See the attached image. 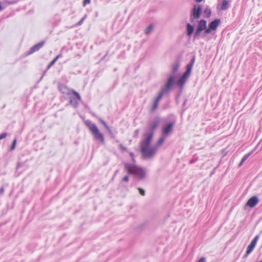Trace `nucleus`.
I'll return each instance as SVG.
<instances>
[{
    "instance_id": "412c9836",
    "label": "nucleus",
    "mask_w": 262,
    "mask_h": 262,
    "mask_svg": "<svg viewBox=\"0 0 262 262\" xmlns=\"http://www.w3.org/2000/svg\"><path fill=\"white\" fill-rule=\"evenodd\" d=\"M194 61H195V57H193L192 58V59H191V63H190L189 64H188L187 65V69L186 70H188L190 68V72H191L192 68L193 66Z\"/></svg>"
},
{
    "instance_id": "f03ea898",
    "label": "nucleus",
    "mask_w": 262,
    "mask_h": 262,
    "mask_svg": "<svg viewBox=\"0 0 262 262\" xmlns=\"http://www.w3.org/2000/svg\"><path fill=\"white\" fill-rule=\"evenodd\" d=\"M125 170L129 174L134 175L137 178L141 180L146 176L145 169L129 163L124 164Z\"/></svg>"
},
{
    "instance_id": "4468645a",
    "label": "nucleus",
    "mask_w": 262,
    "mask_h": 262,
    "mask_svg": "<svg viewBox=\"0 0 262 262\" xmlns=\"http://www.w3.org/2000/svg\"><path fill=\"white\" fill-rule=\"evenodd\" d=\"M229 7V2L227 0L223 1L221 5V9L222 10H226Z\"/></svg>"
},
{
    "instance_id": "e433bc0d",
    "label": "nucleus",
    "mask_w": 262,
    "mask_h": 262,
    "mask_svg": "<svg viewBox=\"0 0 262 262\" xmlns=\"http://www.w3.org/2000/svg\"><path fill=\"white\" fill-rule=\"evenodd\" d=\"M222 154L223 156H225L226 154L227 151L225 149H223L222 151Z\"/></svg>"
},
{
    "instance_id": "393cba45",
    "label": "nucleus",
    "mask_w": 262,
    "mask_h": 262,
    "mask_svg": "<svg viewBox=\"0 0 262 262\" xmlns=\"http://www.w3.org/2000/svg\"><path fill=\"white\" fill-rule=\"evenodd\" d=\"M159 123L158 120H155L151 124V129L154 130L157 126L158 124Z\"/></svg>"
},
{
    "instance_id": "f3484780",
    "label": "nucleus",
    "mask_w": 262,
    "mask_h": 262,
    "mask_svg": "<svg viewBox=\"0 0 262 262\" xmlns=\"http://www.w3.org/2000/svg\"><path fill=\"white\" fill-rule=\"evenodd\" d=\"M174 77L173 76H170L169 77V78L168 79V81H167V83H166L165 85H166L167 87H169L170 88H171L172 85L174 83Z\"/></svg>"
},
{
    "instance_id": "c9c22d12",
    "label": "nucleus",
    "mask_w": 262,
    "mask_h": 262,
    "mask_svg": "<svg viewBox=\"0 0 262 262\" xmlns=\"http://www.w3.org/2000/svg\"><path fill=\"white\" fill-rule=\"evenodd\" d=\"M198 262H206V259L204 257H202Z\"/></svg>"
},
{
    "instance_id": "ea45409f",
    "label": "nucleus",
    "mask_w": 262,
    "mask_h": 262,
    "mask_svg": "<svg viewBox=\"0 0 262 262\" xmlns=\"http://www.w3.org/2000/svg\"><path fill=\"white\" fill-rule=\"evenodd\" d=\"M135 133H136V135H137V134H138V130H136L135 131Z\"/></svg>"
},
{
    "instance_id": "39448f33",
    "label": "nucleus",
    "mask_w": 262,
    "mask_h": 262,
    "mask_svg": "<svg viewBox=\"0 0 262 262\" xmlns=\"http://www.w3.org/2000/svg\"><path fill=\"white\" fill-rule=\"evenodd\" d=\"M202 13V7L200 5L196 6L193 7L191 14L190 20L193 22L194 19L199 18Z\"/></svg>"
},
{
    "instance_id": "f257e3e1",
    "label": "nucleus",
    "mask_w": 262,
    "mask_h": 262,
    "mask_svg": "<svg viewBox=\"0 0 262 262\" xmlns=\"http://www.w3.org/2000/svg\"><path fill=\"white\" fill-rule=\"evenodd\" d=\"M153 134H148L145 139L141 143L140 150L142 157L145 159H150L154 157L156 154L157 148L155 146H150L152 139Z\"/></svg>"
},
{
    "instance_id": "0eeeda50",
    "label": "nucleus",
    "mask_w": 262,
    "mask_h": 262,
    "mask_svg": "<svg viewBox=\"0 0 262 262\" xmlns=\"http://www.w3.org/2000/svg\"><path fill=\"white\" fill-rule=\"evenodd\" d=\"M191 72H190V68L188 70H186L185 73L183 74L182 76L179 79L178 81V84L180 85L181 88H182L185 84V82L189 78Z\"/></svg>"
},
{
    "instance_id": "2f4dec72",
    "label": "nucleus",
    "mask_w": 262,
    "mask_h": 262,
    "mask_svg": "<svg viewBox=\"0 0 262 262\" xmlns=\"http://www.w3.org/2000/svg\"><path fill=\"white\" fill-rule=\"evenodd\" d=\"M119 147H120V149L121 151H125L126 150V148L124 146H123L122 144H120L119 145Z\"/></svg>"
},
{
    "instance_id": "bb28decb",
    "label": "nucleus",
    "mask_w": 262,
    "mask_h": 262,
    "mask_svg": "<svg viewBox=\"0 0 262 262\" xmlns=\"http://www.w3.org/2000/svg\"><path fill=\"white\" fill-rule=\"evenodd\" d=\"M16 144V139H14L13 141L12 145L10 148V149L14 150L15 148Z\"/></svg>"
},
{
    "instance_id": "423d86ee",
    "label": "nucleus",
    "mask_w": 262,
    "mask_h": 262,
    "mask_svg": "<svg viewBox=\"0 0 262 262\" xmlns=\"http://www.w3.org/2000/svg\"><path fill=\"white\" fill-rule=\"evenodd\" d=\"M207 27V21L204 19L200 20L198 23L196 30L194 33V37H197L199 36L200 33L205 30Z\"/></svg>"
},
{
    "instance_id": "f8f14e48",
    "label": "nucleus",
    "mask_w": 262,
    "mask_h": 262,
    "mask_svg": "<svg viewBox=\"0 0 262 262\" xmlns=\"http://www.w3.org/2000/svg\"><path fill=\"white\" fill-rule=\"evenodd\" d=\"M171 88L169 87H167L166 85H165L161 90V91L159 94L158 96H160V98H162L163 96L165 94H168L170 91Z\"/></svg>"
},
{
    "instance_id": "b1692460",
    "label": "nucleus",
    "mask_w": 262,
    "mask_h": 262,
    "mask_svg": "<svg viewBox=\"0 0 262 262\" xmlns=\"http://www.w3.org/2000/svg\"><path fill=\"white\" fill-rule=\"evenodd\" d=\"M204 13L207 17H209L211 15V11L210 9L206 8V9L204 10Z\"/></svg>"
},
{
    "instance_id": "6e6552de",
    "label": "nucleus",
    "mask_w": 262,
    "mask_h": 262,
    "mask_svg": "<svg viewBox=\"0 0 262 262\" xmlns=\"http://www.w3.org/2000/svg\"><path fill=\"white\" fill-rule=\"evenodd\" d=\"M258 238V235H256L248 246L246 256H248L253 250L257 244Z\"/></svg>"
},
{
    "instance_id": "c756f323",
    "label": "nucleus",
    "mask_w": 262,
    "mask_h": 262,
    "mask_svg": "<svg viewBox=\"0 0 262 262\" xmlns=\"http://www.w3.org/2000/svg\"><path fill=\"white\" fill-rule=\"evenodd\" d=\"M85 17L86 15H85L83 18H82L81 19L77 24V25H81L83 23Z\"/></svg>"
},
{
    "instance_id": "7c9ffc66",
    "label": "nucleus",
    "mask_w": 262,
    "mask_h": 262,
    "mask_svg": "<svg viewBox=\"0 0 262 262\" xmlns=\"http://www.w3.org/2000/svg\"><path fill=\"white\" fill-rule=\"evenodd\" d=\"M7 136V134L6 133H4L3 134H2L0 135V140L5 138Z\"/></svg>"
},
{
    "instance_id": "7ed1b4c3",
    "label": "nucleus",
    "mask_w": 262,
    "mask_h": 262,
    "mask_svg": "<svg viewBox=\"0 0 262 262\" xmlns=\"http://www.w3.org/2000/svg\"><path fill=\"white\" fill-rule=\"evenodd\" d=\"M85 123L93 135L94 139L96 140L99 141L101 143L104 144V139L103 136L100 132L97 126L90 121H86Z\"/></svg>"
},
{
    "instance_id": "6ab92c4d",
    "label": "nucleus",
    "mask_w": 262,
    "mask_h": 262,
    "mask_svg": "<svg viewBox=\"0 0 262 262\" xmlns=\"http://www.w3.org/2000/svg\"><path fill=\"white\" fill-rule=\"evenodd\" d=\"M161 99V98H160V96H158V97L156 99V100L152 105V108H151L152 111H154L155 110H156L157 108L159 102Z\"/></svg>"
},
{
    "instance_id": "9d476101",
    "label": "nucleus",
    "mask_w": 262,
    "mask_h": 262,
    "mask_svg": "<svg viewBox=\"0 0 262 262\" xmlns=\"http://www.w3.org/2000/svg\"><path fill=\"white\" fill-rule=\"evenodd\" d=\"M258 202V199L257 196H253L248 200L246 205L250 207H254Z\"/></svg>"
},
{
    "instance_id": "4be33fe9",
    "label": "nucleus",
    "mask_w": 262,
    "mask_h": 262,
    "mask_svg": "<svg viewBox=\"0 0 262 262\" xmlns=\"http://www.w3.org/2000/svg\"><path fill=\"white\" fill-rule=\"evenodd\" d=\"M251 153H248V154L245 155L242 158L239 164V166H241L243 163L246 160V159L250 156Z\"/></svg>"
},
{
    "instance_id": "f704fd0d",
    "label": "nucleus",
    "mask_w": 262,
    "mask_h": 262,
    "mask_svg": "<svg viewBox=\"0 0 262 262\" xmlns=\"http://www.w3.org/2000/svg\"><path fill=\"white\" fill-rule=\"evenodd\" d=\"M128 180H129L128 177L127 176H125L123 178L122 181L127 182L128 181Z\"/></svg>"
},
{
    "instance_id": "cd10ccee",
    "label": "nucleus",
    "mask_w": 262,
    "mask_h": 262,
    "mask_svg": "<svg viewBox=\"0 0 262 262\" xmlns=\"http://www.w3.org/2000/svg\"><path fill=\"white\" fill-rule=\"evenodd\" d=\"M203 31H204V33L205 34H208L211 33L212 30L209 27H208V28L206 27V29H205V30H204Z\"/></svg>"
},
{
    "instance_id": "72a5a7b5",
    "label": "nucleus",
    "mask_w": 262,
    "mask_h": 262,
    "mask_svg": "<svg viewBox=\"0 0 262 262\" xmlns=\"http://www.w3.org/2000/svg\"><path fill=\"white\" fill-rule=\"evenodd\" d=\"M90 2H91L90 0H84L83 3V6H85V5H86L88 4H90Z\"/></svg>"
},
{
    "instance_id": "473e14b6",
    "label": "nucleus",
    "mask_w": 262,
    "mask_h": 262,
    "mask_svg": "<svg viewBox=\"0 0 262 262\" xmlns=\"http://www.w3.org/2000/svg\"><path fill=\"white\" fill-rule=\"evenodd\" d=\"M129 155H130V156L132 158V160L133 162H135V159H134V154L133 152H130L129 153Z\"/></svg>"
},
{
    "instance_id": "5701e85b",
    "label": "nucleus",
    "mask_w": 262,
    "mask_h": 262,
    "mask_svg": "<svg viewBox=\"0 0 262 262\" xmlns=\"http://www.w3.org/2000/svg\"><path fill=\"white\" fill-rule=\"evenodd\" d=\"M60 55H57L48 65V69H49L51 66H52L56 61V60L59 58Z\"/></svg>"
},
{
    "instance_id": "ddd939ff",
    "label": "nucleus",
    "mask_w": 262,
    "mask_h": 262,
    "mask_svg": "<svg viewBox=\"0 0 262 262\" xmlns=\"http://www.w3.org/2000/svg\"><path fill=\"white\" fill-rule=\"evenodd\" d=\"M44 45V41H41L33 46L31 50V53L39 50Z\"/></svg>"
},
{
    "instance_id": "a211bd4d",
    "label": "nucleus",
    "mask_w": 262,
    "mask_h": 262,
    "mask_svg": "<svg viewBox=\"0 0 262 262\" xmlns=\"http://www.w3.org/2000/svg\"><path fill=\"white\" fill-rule=\"evenodd\" d=\"M154 26L152 25L148 26L144 30V33L146 35H149L153 31Z\"/></svg>"
},
{
    "instance_id": "9b49d317",
    "label": "nucleus",
    "mask_w": 262,
    "mask_h": 262,
    "mask_svg": "<svg viewBox=\"0 0 262 262\" xmlns=\"http://www.w3.org/2000/svg\"><path fill=\"white\" fill-rule=\"evenodd\" d=\"M220 23V19H216L210 23L209 27L213 31L216 30Z\"/></svg>"
},
{
    "instance_id": "c85d7f7f",
    "label": "nucleus",
    "mask_w": 262,
    "mask_h": 262,
    "mask_svg": "<svg viewBox=\"0 0 262 262\" xmlns=\"http://www.w3.org/2000/svg\"><path fill=\"white\" fill-rule=\"evenodd\" d=\"M138 190H139V192L141 195H142V196L145 195V191L143 189L139 188H138Z\"/></svg>"
},
{
    "instance_id": "aec40b11",
    "label": "nucleus",
    "mask_w": 262,
    "mask_h": 262,
    "mask_svg": "<svg viewBox=\"0 0 262 262\" xmlns=\"http://www.w3.org/2000/svg\"><path fill=\"white\" fill-rule=\"evenodd\" d=\"M180 67V63L178 61L174 62L172 67V70L173 72H177Z\"/></svg>"
},
{
    "instance_id": "2eb2a0df",
    "label": "nucleus",
    "mask_w": 262,
    "mask_h": 262,
    "mask_svg": "<svg viewBox=\"0 0 262 262\" xmlns=\"http://www.w3.org/2000/svg\"><path fill=\"white\" fill-rule=\"evenodd\" d=\"M193 31H194L193 27L189 23H188L187 24V35L191 36L192 34Z\"/></svg>"
},
{
    "instance_id": "a878e982",
    "label": "nucleus",
    "mask_w": 262,
    "mask_h": 262,
    "mask_svg": "<svg viewBox=\"0 0 262 262\" xmlns=\"http://www.w3.org/2000/svg\"><path fill=\"white\" fill-rule=\"evenodd\" d=\"M100 122L101 123L104 125L105 128L110 132L111 133V130L110 128V127L107 125V124L103 120H100Z\"/></svg>"
},
{
    "instance_id": "20e7f679",
    "label": "nucleus",
    "mask_w": 262,
    "mask_h": 262,
    "mask_svg": "<svg viewBox=\"0 0 262 262\" xmlns=\"http://www.w3.org/2000/svg\"><path fill=\"white\" fill-rule=\"evenodd\" d=\"M69 96L70 103L74 107H76L78 104V101L81 100V97L79 94L74 91L71 90L67 93Z\"/></svg>"
},
{
    "instance_id": "4c0bfd02",
    "label": "nucleus",
    "mask_w": 262,
    "mask_h": 262,
    "mask_svg": "<svg viewBox=\"0 0 262 262\" xmlns=\"http://www.w3.org/2000/svg\"><path fill=\"white\" fill-rule=\"evenodd\" d=\"M4 192V188L3 187H2L0 189V194H3Z\"/></svg>"
},
{
    "instance_id": "58836bf2",
    "label": "nucleus",
    "mask_w": 262,
    "mask_h": 262,
    "mask_svg": "<svg viewBox=\"0 0 262 262\" xmlns=\"http://www.w3.org/2000/svg\"><path fill=\"white\" fill-rule=\"evenodd\" d=\"M195 1H196L197 3H200V2H201L202 1H203V0H195Z\"/></svg>"
},
{
    "instance_id": "1a4fd4ad",
    "label": "nucleus",
    "mask_w": 262,
    "mask_h": 262,
    "mask_svg": "<svg viewBox=\"0 0 262 262\" xmlns=\"http://www.w3.org/2000/svg\"><path fill=\"white\" fill-rule=\"evenodd\" d=\"M173 124L170 123L163 127L162 135L166 136H168L172 132Z\"/></svg>"
},
{
    "instance_id": "dca6fc26",
    "label": "nucleus",
    "mask_w": 262,
    "mask_h": 262,
    "mask_svg": "<svg viewBox=\"0 0 262 262\" xmlns=\"http://www.w3.org/2000/svg\"><path fill=\"white\" fill-rule=\"evenodd\" d=\"M166 138V136L162 135V137L159 139L157 143L155 145L157 149L164 143Z\"/></svg>"
}]
</instances>
